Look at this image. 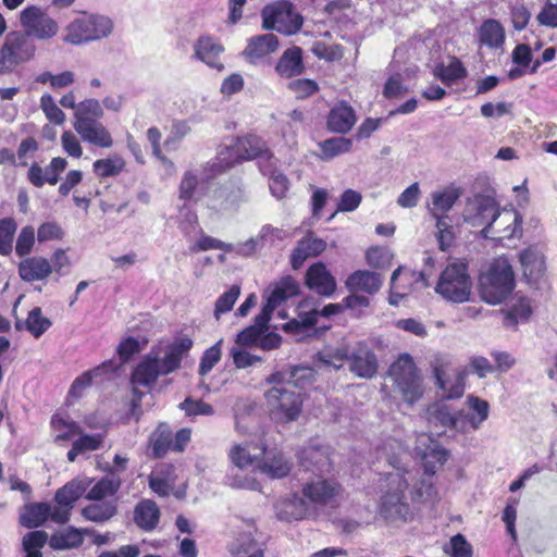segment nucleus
<instances>
[{
  "instance_id": "obj_1",
  "label": "nucleus",
  "mask_w": 557,
  "mask_h": 557,
  "mask_svg": "<svg viewBox=\"0 0 557 557\" xmlns=\"http://www.w3.org/2000/svg\"><path fill=\"white\" fill-rule=\"evenodd\" d=\"M397 453L388 454L391 470L384 475L383 494L379 513L386 521L406 522L413 516L408 499L412 502H433L437 491L433 475L446 462L448 451L428 433L417 435L414 453L422 461L424 475L417 480V471L409 467V454L398 443Z\"/></svg>"
},
{
  "instance_id": "obj_2",
  "label": "nucleus",
  "mask_w": 557,
  "mask_h": 557,
  "mask_svg": "<svg viewBox=\"0 0 557 557\" xmlns=\"http://www.w3.org/2000/svg\"><path fill=\"white\" fill-rule=\"evenodd\" d=\"M313 369L295 367L271 374L267 381L274 386L265 393V401L272 419L277 422H292L298 419L302 409L301 393L307 382L313 379Z\"/></svg>"
},
{
  "instance_id": "obj_3",
  "label": "nucleus",
  "mask_w": 557,
  "mask_h": 557,
  "mask_svg": "<svg viewBox=\"0 0 557 557\" xmlns=\"http://www.w3.org/2000/svg\"><path fill=\"white\" fill-rule=\"evenodd\" d=\"M193 347V341L187 337H178L174 342L165 345L163 355L154 349L147 354L136 366L132 373L131 382L134 394L136 396L132 401V413L137 414L143 393L137 388L139 386L150 387L154 384L160 375H166L181 367L182 359L188 354Z\"/></svg>"
},
{
  "instance_id": "obj_4",
  "label": "nucleus",
  "mask_w": 557,
  "mask_h": 557,
  "mask_svg": "<svg viewBox=\"0 0 557 557\" xmlns=\"http://www.w3.org/2000/svg\"><path fill=\"white\" fill-rule=\"evenodd\" d=\"M513 287L515 273L509 260L505 257L496 258L480 277L481 298L490 305L504 301Z\"/></svg>"
},
{
  "instance_id": "obj_5",
  "label": "nucleus",
  "mask_w": 557,
  "mask_h": 557,
  "mask_svg": "<svg viewBox=\"0 0 557 557\" xmlns=\"http://www.w3.org/2000/svg\"><path fill=\"white\" fill-rule=\"evenodd\" d=\"M213 176L210 172L200 173L198 170H187L184 172L180 187L178 197L185 201H200L207 198V206L210 208L223 207L224 200L222 199L226 189L215 185L210 181Z\"/></svg>"
},
{
  "instance_id": "obj_6",
  "label": "nucleus",
  "mask_w": 557,
  "mask_h": 557,
  "mask_svg": "<svg viewBox=\"0 0 557 557\" xmlns=\"http://www.w3.org/2000/svg\"><path fill=\"white\" fill-rule=\"evenodd\" d=\"M435 292L443 299L453 304L469 301L472 292V280L467 264L462 261L448 263L438 276Z\"/></svg>"
},
{
  "instance_id": "obj_7",
  "label": "nucleus",
  "mask_w": 557,
  "mask_h": 557,
  "mask_svg": "<svg viewBox=\"0 0 557 557\" xmlns=\"http://www.w3.org/2000/svg\"><path fill=\"white\" fill-rule=\"evenodd\" d=\"M388 376L403 399L413 404L423 395L422 376L409 354H401L389 367Z\"/></svg>"
},
{
  "instance_id": "obj_8",
  "label": "nucleus",
  "mask_w": 557,
  "mask_h": 557,
  "mask_svg": "<svg viewBox=\"0 0 557 557\" xmlns=\"http://www.w3.org/2000/svg\"><path fill=\"white\" fill-rule=\"evenodd\" d=\"M113 22L101 14H84L74 18L65 28L64 40L72 45H83L109 37Z\"/></svg>"
},
{
  "instance_id": "obj_9",
  "label": "nucleus",
  "mask_w": 557,
  "mask_h": 557,
  "mask_svg": "<svg viewBox=\"0 0 557 557\" xmlns=\"http://www.w3.org/2000/svg\"><path fill=\"white\" fill-rule=\"evenodd\" d=\"M262 27L284 35L296 34L302 26V17L289 1L268 4L261 12Z\"/></svg>"
},
{
  "instance_id": "obj_10",
  "label": "nucleus",
  "mask_w": 557,
  "mask_h": 557,
  "mask_svg": "<svg viewBox=\"0 0 557 557\" xmlns=\"http://www.w3.org/2000/svg\"><path fill=\"white\" fill-rule=\"evenodd\" d=\"M518 259L525 283L532 288H542L547 281L546 246L529 245L519 252Z\"/></svg>"
},
{
  "instance_id": "obj_11",
  "label": "nucleus",
  "mask_w": 557,
  "mask_h": 557,
  "mask_svg": "<svg viewBox=\"0 0 557 557\" xmlns=\"http://www.w3.org/2000/svg\"><path fill=\"white\" fill-rule=\"evenodd\" d=\"M522 236V215L515 209L496 210L490 225L484 232L485 238L497 240L520 238Z\"/></svg>"
},
{
  "instance_id": "obj_12",
  "label": "nucleus",
  "mask_w": 557,
  "mask_h": 557,
  "mask_svg": "<svg viewBox=\"0 0 557 557\" xmlns=\"http://www.w3.org/2000/svg\"><path fill=\"white\" fill-rule=\"evenodd\" d=\"M498 206L493 197L481 194L474 195L466 202L462 214L463 221L472 227H482L481 234L484 237V232L493 216H495Z\"/></svg>"
},
{
  "instance_id": "obj_13",
  "label": "nucleus",
  "mask_w": 557,
  "mask_h": 557,
  "mask_svg": "<svg viewBox=\"0 0 557 557\" xmlns=\"http://www.w3.org/2000/svg\"><path fill=\"white\" fill-rule=\"evenodd\" d=\"M20 20L26 35L37 39L52 38L59 30L57 22L35 5L25 8Z\"/></svg>"
},
{
  "instance_id": "obj_14",
  "label": "nucleus",
  "mask_w": 557,
  "mask_h": 557,
  "mask_svg": "<svg viewBox=\"0 0 557 557\" xmlns=\"http://www.w3.org/2000/svg\"><path fill=\"white\" fill-rule=\"evenodd\" d=\"M425 418L430 429H433L437 435L445 432L446 429L455 430L465 434V422L459 420L458 411H454L448 405L435 403L428 407Z\"/></svg>"
},
{
  "instance_id": "obj_15",
  "label": "nucleus",
  "mask_w": 557,
  "mask_h": 557,
  "mask_svg": "<svg viewBox=\"0 0 557 557\" xmlns=\"http://www.w3.org/2000/svg\"><path fill=\"white\" fill-rule=\"evenodd\" d=\"M28 36L18 32L7 35L0 49L2 65L17 64L30 59L34 54V46L28 41Z\"/></svg>"
},
{
  "instance_id": "obj_16",
  "label": "nucleus",
  "mask_w": 557,
  "mask_h": 557,
  "mask_svg": "<svg viewBox=\"0 0 557 557\" xmlns=\"http://www.w3.org/2000/svg\"><path fill=\"white\" fill-rule=\"evenodd\" d=\"M345 310L344 302L342 304H329L323 307L321 311L315 309L310 310L309 312H299L297 319H293L287 322L283 329L284 331L305 336L309 332L313 331L314 325L317 324L318 317H331L342 313Z\"/></svg>"
},
{
  "instance_id": "obj_17",
  "label": "nucleus",
  "mask_w": 557,
  "mask_h": 557,
  "mask_svg": "<svg viewBox=\"0 0 557 557\" xmlns=\"http://www.w3.org/2000/svg\"><path fill=\"white\" fill-rule=\"evenodd\" d=\"M299 285L292 276H285L275 283L271 293L267 296V304L259 313V321L270 320L273 310L289 297L296 296Z\"/></svg>"
},
{
  "instance_id": "obj_18",
  "label": "nucleus",
  "mask_w": 557,
  "mask_h": 557,
  "mask_svg": "<svg viewBox=\"0 0 557 557\" xmlns=\"http://www.w3.org/2000/svg\"><path fill=\"white\" fill-rule=\"evenodd\" d=\"M349 369L358 377H374L379 369L375 354L366 344L359 343L349 355Z\"/></svg>"
},
{
  "instance_id": "obj_19",
  "label": "nucleus",
  "mask_w": 557,
  "mask_h": 557,
  "mask_svg": "<svg viewBox=\"0 0 557 557\" xmlns=\"http://www.w3.org/2000/svg\"><path fill=\"white\" fill-rule=\"evenodd\" d=\"M302 493L313 504L332 505L341 495L342 486L333 480L319 478L306 483Z\"/></svg>"
},
{
  "instance_id": "obj_20",
  "label": "nucleus",
  "mask_w": 557,
  "mask_h": 557,
  "mask_svg": "<svg viewBox=\"0 0 557 557\" xmlns=\"http://www.w3.org/2000/svg\"><path fill=\"white\" fill-rule=\"evenodd\" d=\"M306 286L320 296L330 297L336 290V280L323 262L309 267L305 276Z\"/></svg>"
},
{
  "instance_id": "obj_21",
  "label": "nucleus",
  "mask_w": 557,
  "mask_h": 557,
  "mask_svg": "<svg viewBox=\"0 0 557 557\" xmlns=\"http://www.w3.org/2000/svg\"><path fill=\"white\" fill-rule=\"evenodd\" d=\"M466 404L470 412L459 410L458 417L459 420L465 422V433H468L480 429L482 423L488 418L490 405L486 400L474 395H469Z\"/></svg>"
},
{
  "instance_id": "obj_22",
  "label": "nucleus",
  "mask_w": 557,
  "mask_h": 557,
  "mask_svg": "<svg viewBox=\"0 0 557 557\" xmlns=\"http://www.w3.org/2000/svg\"><path fill=\"white\" fill-rule=\"evenodd\" d=\"M223 50V47L214 38L201 36L194 44L193 57L212 69L222 71L224 66L220 61V55Z\"/></svg>"
},
{
  "instance_id": "obj_23",
  "label": "nucleus",
  "mask_w": 557,
  "mask_h": 557,
  "mask_svg": "<svg viewBox=\"0 0 557 557\" xmlns=\"http://www.w3.org/2000/svg\"><path fill=\"white\" fill-rule=\"evenodd\" d=\"M383 285V277L376 272L357 270L345 281V286L350 293L362 292L368 295L376 294Z\"/></svg>"
},
{
  "instance_id": "obj_24",
  "label": "nucleus",
  "mask_w": 557,
  "mask_h": 557,
  "mask_svg": "<svg viewBox=\"0 0 557 557\" xmlns=\"http://www.w3.org/2000/svg\"><path fill=\"white\" fill-rule=\"evenodd\" d=\"M116 369V364L112 360H108L91 370L85 371L72 383L69 397L81 398L95 379L114 373Z\"/></svg>"
},
{
  "instance_id": "obj_25",
  "label": "nucleus",
  "mask_w": 557,
  "mask_h": 557,
  "mask_svg": "<svg viewBox=\"0 0 557 557\" xmlns=\"http://www.w3.org/2000/svg\"><path fill=\"white\" fill-rule=\"evenodd\" d=\"M66 165L67 161L64 158H53L49 165L46 166V176H42V168L34 163L28 170V180L36 187H41L46 183L55 185L60 173L65 170Z\"/></svg>"
},
{
  "instance_id": "obj_26",
  "label": "nucleus",
  "mask_w": 557,
  "mask_h": 557,
  "mask_svg": "<svg viewBox=\"0 0 557 557\" xmlns=\"http://www.w3.org/2000/svg\"><path fill=\"white\" fill-rule=\"evenodd\" d=\"M265 454V447L261 444H236L234 445L230 453V459L232 463L238 469H245L255 462H260L259 459L263 457Z\"/></svg>"
},
{
  "instance_id": "obj_27",
  "label": "nucleus",
  "mask_w": 557,
  "mask_h": 557,
  "mask_svg": "<svg viewBox=\"0 0 557 557\" xmlns=\"http://www.w3.org/2000/svg\"><path fill=\"white\" fill-rule=\"evenodd\" d=\"M52 273L50 261L44 257H28L18 264L20 277L28 283L44 281Z\"/></svg>"
},
{
  "instance_id": "obj_28",
  "label": "nucleus",
  "mask_w": 557,
  "mask_h": 557,
  "mask_svg": "<svg viewBox=\"0 0 557 557\" xmlns=\"http://www.w3.org/2000/svg\"><path fill=\"white\" fill-rule=\"evenodd\" d=\"M326 248V243L309 233L300 239L293 250L290 262L294 269H299L306 259L317 257Z\"/></svg>"
},
{
  "instance_id": "obj_29",
  "label": "nucleus",
  "mask_w": 557,
  "mask_h": 557,
  "mask_svg": "<svg viewBox=\"0 0 557 557\" xmlns=\"http://www.w3.org/2000/svg\"><path fill=\"white\" fill-rule=\"evenodd\" d=\"M357 119L355 110L345 101L336 103L327 116V127L339 134L349 132Z\"/></svg>"
},
{
  "instance_id": "obj_30",
  "label": "nucleus",
  "mask_w": 557,
  "mask_h": 557,
  "mask_svg": "<svg viewBox=\"0 0 557 557\" xmlns=\"http://www.w3.org/2000/svg\"><path fill=\"white\" fill-rule=\"evenodd\" d=\"M459 197V189L454 187L435 190L431 194V202L428 203L426 208L434 219L445 220L446 213L454 207Z\"/></svg>"
},
{
  "instance_id": "obj_31",
  "label": "nucleus",
  "mask_w": 557,
  "mask_h": 557,
  "mask_svg": "<svg viewBox=\"0 0 557 557\" xmlns=\"http://www.w3.org/2000/svg\"><path fill=\"white\" fill-rule=\"evenodd\" d=\"M160 509L151 499H143L134 508V522L145 532L156 530L160 522Z\"/></svg>"
},
{
  "instance_id": "obj_32",
  "label": "nucleus",
  "mask_w": 557,
  "mask_h": 557,
  "mask_svg": "<svg viewBox=\"0 0 557 557\" xmlns=\"http://www.w3.org/2000/svg\"><path fill=\"white\" fill-rule=\"evenodd\" d=\"M83 141L100 148H111L113 138L107 127L100 122H91L74 126Z\"/></svg>"
},
{
  "instance_id": "obj_33",
  "label": "nucleus",
  "mask_w": 557,
  "mask_h": 557,
  "mask_svg": "<svg viewBox=\"0 0 557 557\" xmlns=\"http://www.w3.org/2000/svg\"><path fill=\"white\" fill-rule=\"evenodd\" d=\"M307 512V503L297 495L286 496L275 504L276 517L283 521L290 522L301 520L306 517Z\"/></svg>"
},
{
  "instance_id": "obj_34",
  "label": "nucleus",
  "mask_w": 557,
  "mask_h": 557,
  "mask_svg": "<svg viewBox=\"0 0 557 557\" xmlns=\"http://www.w3.org/2000/svg\"><path fill=\"white\" fill-rule=\"evenodd\" d=\"M349 355L350 351L346 346L326 347L315 355L313 364L318 369L339 370L345 361H349Z\"/></svg>"
},
{
  "instance_id": "obj_35",
  "label": "nucleus",
  "mask_w": 557,
  "mask_h": 557,
  "mask_svg": "<svg viewBox=\"0 0 557 557\" xmlns=\"http://www.w3.org/2000/svg\"><path fill=\"white\" fill-rule=\"evenodd\" d=\"M479 42L490 49H500L505 44V28L494 18L485 20L478 30Z\"/></svg>"
},
{
  "instance_id": "obj_36",
  "label": "nucleus",
  "mask_w": 557,
  "mask_h": 557,
  "mask_svg": "<svg viewBox=\"0 0 557 557\" xmlns=\"http://www.w3.org/2000/svg\"><path fill=\"white\" fill-rule=\"evenodd\" d=\"M275 71L282 77L300 75L304 71L302 51L299 47H292L284 51L276 63Z\"/></svg>"
},
{
  "instance_id": "obj_37",
  "label": "nucleus",
  "mask_w": 557,
  "mask_h": 557,
  "mask_svg": "<svg viewBox=\"0 0 557 557\" xmlns=\"http://www.w3.org/2000/svg\"><path fill=\"white\" fill-rule=\"evenodd\" d=\"M49 503H30L22 508L18 521L25 528L35 529L42 525L49 519Z\"/></svg>"
},
{
  "instance_id": "obj_38",
  "label": "nucleus",
  "mask_w": 557,
  "mask_h": 557,
  "mask_svg": "<svg viewBox=\"0 0 557 557\" xmlns=\"http://www.w3.org/2000/svg\"><path fill=\"white\" fill-rule=\"evenodd\" d=\"M300 460L308 470L327 472L332 467L329 447L309 446L302 450Z\"/></svg>"
},
{
  "instance_id": "obj_39",
  "label": "nucleus",
  "mask_w": 557,
  "mask_h": 557,
  "mask_svg": "<svg viewBox=\"0 0 557 557\" xmlns=\"http://www.w3.org/2000/svg\"><path fill=\"white\" fill-rule=\"evenodd\" d=\"M94 480L89 478L72 480L55 493L54 499L59 505L73 508L74 503L87 491Z\"/></svg>"
},
{
  "instance_id": "obj_40",
  "label": "nucleus",
  "mask_w": 557,
  "mask_h": 557,
  "mask_svg": "<svg viewBox=\"0 0 557 557\" xmlns=\"http://www.w3.org/2000/svg\"><path fill=\"white\" fill-rule=\"evenodd\" d=\"M277 48V37L274 34H264L249 39L245 54L249 58L260 59L273 53Z\"/></svg>"
},
{
  "instance_id": "obj_41",
  "label": "nucleus",
  "mask_w": 557,
  "mask_h": 557,
  "mask_svg": "<svg viewBox=\"0 0 557 557\" xmlns=\"http://www.w3.org/2000/svg\"><path fill=\"white\" fill-rule=\"evenodd\" d=\"M533 312L531 300L527 297H516L508 310L505 311L504 324L512 327L529 320Z\"/></svg>"
},
{
  "instance_id": "obj_42",
  "label": "nucleus",
  "mask_w": 557,
  "mask_h": 557,
  "mask_svg": "<svg viewBox=\"0 0 557 557\" xmlns=\"http://www.w3.org/2000/svg\"><path fill=\"white\" fill-rule=\"evenodd\" d=\"M235 152L243 160L261 157L267 153V146L262 138L256 135L237 138L235 141Z\"/></svg>"
},
{
  "instance_id": "obj_43",
  "label": "nucleus",
  "mask_w": 557,
  "mask_h": 557,
  "mask_svg": "<svg viewBox=\"0 0 557 557\" xmlns=\"http://www.w3.org/2000/svg\"><path fill=\"white\" fill-rule=\"evenodd\" d=\"M243 161L242 157L235 152V144L221 148L214 160L205 168L206 172H210L213 176L225 172L237 162Z\"/></svg>"
},
{
  "instance_id": "obj_44",
  "label": "nucleus",
  "mask_w": 557,
  "mask_h": 557,
  "mask_svg": "<svg viewBox=\"0 0 557 557\" xmlns=\"http://www.w3.org/2000/svg\"><path fill=\"white\" fill-rule=\"evenodd\" d=\"M467 373V369L458 368L450 375L437 381L436 384L447 398H459L465 393Z\"/></svg>"
},
{
  "instance_id": "obj_45",
  "label": "nucleus",
  "mask_w": 557,
  "mask_h": 557,
  "mask_svg": "<svg viewBox=\"0 0 557 557\" xmlns=\"http://www.w3.org/2000/svg\"><path fill=\"white\" fill-rule=\"evenodd\" d=\"M103 116V109L97 99L89 98L81 101L74 112L73 127L96 122Z\"/></svg>"
},
{
  "instance_id": "obj_46",
  "label": "nucleus",
  "mask_w": 557,
  "mask_h": 557,
  "mask_svg": "<svg viewBox=\"0 0 557 557\" xmlns=\"http://www.w3.org/2000/svg\"><path fill=\"white\" fill-rule=\"evenodd\" d=\"M82 543L83 533L73 527L57 531L49 540L50 547L59 550L75 548Z\"/></svg>"
},
{
  "instance_id": "obj_47",
  "label": "nucleus",
  "mask_w": 557,
  "mask_h": 557,
  "mask_svg": "<svg viewBox=\"0 0 557 557\" xmlns=\"http://www.w3.org/2000/svg\"><path fill=\"white\" fill-rule=\"evenodd\" d=\"M121 487V480L115 476H104L95 482L86 494L89 500H103L114 496Z\"/></svg>"
},
{
  "instance_id": "obj_48",
  "label": "nucleus",
  "mask_w": 557,
  "mask_h": 557,
  "mask_svg": "<svg viewBox=\"0 0 557 557\" xmlns=\"http://www.w3.org/2000/svg\"><path fill=\"white\" fill-rule=\"evenodd\" d=\"M467 74L468 72L466 67L457 58H451L447 65H437L434 71V75L447 86L460 82L467 76Z\"/></svg>"
},
{
  "instance_id": "obj_49",
  "label": "nucleus",
  "mask_w": 557,
  "mask_h": 557,
  "mask_svg": "<svg viewBox=\"0 0 557 557\" xmlns=\"http://www.w3.org/2000/svg\"><path fill=\"white\" fill-rule=\"evenodd\" d=\"M116 513V505L113 500H99L82 509V515L92 522H104Z\"/></svg>"
},
{
  "instance_id": "obj_50",
  "label": "nucleus",
  "mask_w": 557,
  "mask_h": 557,
  "mask_svg": "<svg viewBox=\"0 0 557 557\" xmlns=\"http://www.w3.org/2000/svg\"><path fill=\"white\" fill-rule=\"evenodd\" d=\"M257 468L271 479L284 478L292 469L290 463L281 454L258 462Z\"/></svg>"
},
{
  "instance_id": "obj_51",
  "label": "nucleus",
  "mask_w": 557,
  "mask_h": 557,
  "mask_svg": "<svg viewBox=\"0 0 557 557\" xmlns=\"http://www.w3.org/2000/svg\"><path fill=\"white\" fill-rule=\"evenodd\" d=\"M125 168V160L113 154L106 159L96 160L92 164L94 173L100 178L117 176Z\"/></svg>"
},
{
  "instance_id": "obj_52",
  "label": "nucleus",
  "mask_w": 557,
  "mask_h": 557,
  "mask_svg": "<svg viewBox=\"0 0 557 557\" xmlns=\"http://www.w3.org/2000/svg\"><path fill=\"white\" fill-rule=\"evenodd\" d=\"M48 541V534L45 531L36 530L26 533L22 540L25 557H42L41 548Z\"/></svg>"
},
{
  "instance_id": "obj_53",
  "label": "nucleus",
  "mask_w": 557,
  "mask_h": 557,
  "mask_svg": "<svg viewBox=\"0 0 557 557\" xmlns=\"http://www.w3.org/2000/svg\"><path fill=\"white\" fill-rule=\"evenodd\" d=\"M51 426L55 434V442L66 441L74 435L82 433L81 428L72 420L61 414H54L51 419Z\"/></svg>"
},
{
  "instance_id": "obj_54",
  "label": "nucleus",
  "mask_w": 557,
  "mask_h": 557,
  "mask_svg": "<svg viewBox=\"0 0 557 557\" xmlns=\"http://www.w3.org/2000/svg\"><path fill=\"white\" fill-rule=\"evenodd\" d=\"M270 320L264 322L259 321V314L255 318V324L246 327L237 334L236 343L243 346L257 345L259 343L260 335L268 329Z\"/></svg>"
},
{
  "instance_id": "obj_55",
  "label": "nucleus",
  "mask_w": 557,
  "mask_h": 557,
  "mask_svg": "<svg viewBox=\"0 0 557 557\" xmlns=\"http://www.w3.org/2000/svg\"><path fill=\"white\" fill-rule=\"evenodd\" d=\"M24 324L35 338H39L51 326V321L42 317L41 309L36 307L28 312Z\"/></svg>"
},
{
  "instance_id": "obj_56",
  "label": "nucleus",
  "mask_w": 557,
  "mask_h": 557,
  "mask_svg": "<svg viewBox=\"0 0 557 557\" xmlns=\"http://www.w3.org/2000/svg\"><path fill=\"white\" fill-rule=\"evenodd\" d=\"M261 171L269 175V187L272 195L277 199L284 198L289 187L288 178L282 172L264 165H261Z\"/></svg>"
},
{
  "instance_id": "obj_57",
  "label": "nucleus",
  "mask_w": 557,
  "mask_h": 557,
  "mask_svg": "<svg viewBox=\"0 0 557 557\" xmlns=\"http://www.w3.org/2000/svg\"><path fill=\"white\" fill-rule=\"evenodd\" d=\"M352 143L348 138L334 137L326 139L320 144L323 159H332L341 153L348 152Z\"/></svg>"
},
{
  "instance_id": "obj_58",
  "label": "nucleus",
  "mask_w": 557,
  "mask_h": 557,
  "mask_svg": "<svg viewBox=\"0 0 557 557\" xmlns=\"http://www.w3.org/2000/svg\"><path fill=\"white\" fill-rule=\"evenodd\" d=\"M15 232L16 223L12 218L0 221V255L8 256L11 253Z\"/></svg>"
},
{
  "instance_id": "obj_59",
  "label": "nucleus",
  "mask_w": 557,
  "mask_h": 557,
  "mask_svg": "<svg viewBox=\"0 0 557 557\" xmlns=\"http://www.w3.org/2000/svg\"><path fill=\"white\" fill-rule=\"evenodd\" d=\"M40 108L46 117L55 125H62L65 121L64 112L57 106L51 95L45 94L40 98Z\"/></svg>"
},
{
  "instance_id": "obj_60",
  "label": "nucleus",
  "mask_w": 557,
  "mask_h": 557,
  "mask_svg": "<svg viewBox=\"0 0 557 557\" xmlns=\"http://www.w3.org/2000/svg\"><path fill=\"white\" fill-rule=\"evenodd\" d=\"M240 295V288L237 285H233L227 292L223 293L215 301L214 317L216 320L220 319L222 313L232 310L234 304Z\"/></svg>"
},
{
  "instance_id": "obj_61",
  "label": "nucleus",
  "mask_w": 557,
  "mask_h": 557,
  "mask_svg": "<svg viewBox=\"0 0 557 557\" xmlns=\"http://www.w3.org/2000/svg\"><path fill=\"white\" fill-rule=\"evenodd\" d=\"M223 339L218 341L213 346L209 347L202 355L199 363V374L206 375L221 360V346Z\"/></svg>"
},
{
  "instance_id": "obj_62",
  "label": "nucleus",
  "mask_w": 557,
  "mask_h": 557,
  "mask_svg": "<svg viewBox=\"0 0 557 557\" xmlns=\"http://www.w3.org/2000/svg\"><path fill=\"white\" fill-rule=\"evenodd\" d=\"M436 382L450 375L453 369V358L446 354H435L430 362Z\"/></svg>"
},
{
  "instance_id": "obj_63",
  "label": "nucleus",
  "mask_w": 557,
  "mask_h": 557,
  "mask_svg": "<svg viewBox=\"0 0 557 557\" xmlns=\"http://www.w3.org/2000/svg\"><path fill=\"white\" fill-rule=\"evenodd\" d=\"M211 249H220L226 252H231L233 251V245L211 236L201 235V237L190 246V251L193 252L207 251Z\"/></svg>"
},
{
  "instance_id": "obj_64",
  "label": "nucleus",
  "mask_w": 557,
  "mask_h": 557,
  "mask_svg": "<svg viewBox=\"0 0 557 557\" xmlns=\"http://www.w3.org/2000/svg\"><path fill=\"white\" fill-rule=\"evenodd\" d=\"M451 557H472V547L462 534L454 535L446 548Z\"/></svg>"
}]
</instances>
